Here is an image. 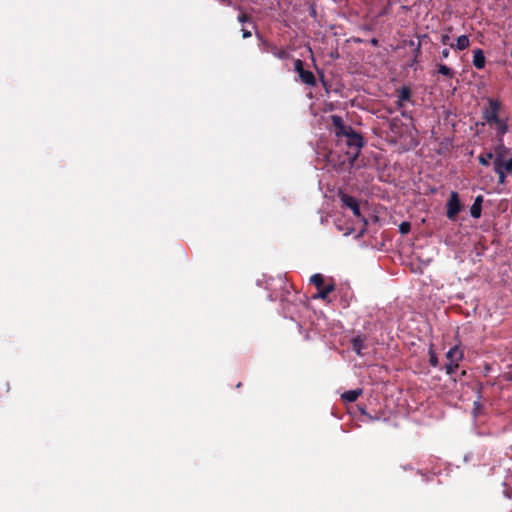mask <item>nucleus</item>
<instances>
[{
    "label": "nucleus",
    "instance_id": "nucleus-17",
    "mask_svg": "<svg viewBox=\"0 0 512 512\" xmlns=\"http://www.w3.org/2000/svg\"><path fill=\"white\" fill-rule=\"evenodd\" d=\"M400 101H409L411 98V89L408 86H403L398 92Z\"/></svg>",
    "mask_w": 512,
    "mask_h": 512
},
{
    "label": "nucleus",
    "instance_id": "nucleus-18",
    "mask_svg": "<svg viewBox=\"0 0 512 512\" xmlns=\"http://www.w3.org/2000/svg\"><path fill=\"white\" fill-rule=\"evenodd\" d=\"M438 69H437V72L447 78H453L454 76V71L449 68L448 66L444 65V64H439L438 66Z\"/></svg>",
    "mask_w": 512,
    "mask_h": 512
},
{
    "label": "nucleus",
    "instance_id": "nucleus-11",
    "mask_svg": "<svg viewBox=\"0 0 512 512\" xmlns=\"http://www.w3.org/2000/svg\"><path fill=\"white\" fill-rule=\"evenodd\" d=\"M367 338L363 334H358L351 339V348L359 356H363V349L366 348L365 342Z\"/></svg>",
    "mask_w": 512,
    "mask_h": 512
},
{
    "label": "nucleus",
    "instance_id": "nucleus-21",
    "mask_svg": "<svg viewBox=\"0 0 512 512\" xmlns=\"http://www.w3.org/2000/svg\"><path fill=\"white\" fill-rule=\"evenodd\" d=\"M238 21L240 23H246V22H250L251 21V18L246 14V13H241L239 16H238Z\"/></svg>",
    "mask_w": 512,
    "mask_h": 512
},
{
    "label": "nucleus",
    "instance_id": "nucleus-28",
    "mask_svg": "<svg viewBox=\"0 0 512 512\" xmlns=\"http://www.w3.org/2000/svg\"><path fill=\"white\" fill-rule=\"evenodd\" d=\"M510 56L512 57V47H511V52H510Z\"/></svg>",
    "mask_w": 512,
    "mask_h": 512
},
{
    "label": "nucleus",
    "instance_id": "nucleus-10",
    "mask_svg": "<svg viewBox=\"0 0 512 512\" xmlns=\"http://www.w3.org/2000/svg\"><path fill=\"white\" fill-rule=\"evenodd\" d=\"M498 144L493 152L495 159L500 158L501 160L509 159L511 156V149L506 147L503 141L504 136H496Z\"/></svg>",
    "mask_w": 512,
    "mask_h": 512
},
{
    "label": "nucleus",
    "instance_id": "nucleus-1",
    "mask_svg": "<svg viewBox=\"0 0 512 512\" xmlns=\"http://www.w3.org/2000/svg\"><path fill=\"white\" fill-rule=\"evenodd\" d=\"M332 132L334 133L338 146H346V156L351 165L358 158L364 145L363 137L350 125H346L339 115H331Z\"/></svg>",
    "mask_w": 512,
    "mask_h": 512
},
{
    "label": "nucleus",
    "instance_id": "nucleus-7",
    "mask_svg": "<svg viewBox=\"0 0 512 512\" xmlns=\"http://www.w3.org/2000/svg\"><path fill=\"white\" fill-rule=\"evenodd\" d=\"M493 164L494 171L498 175V182L500 184H504L506 177L508 175H512V157H509V159L505 160H501L500 158L495 159Z\"/></svg>",
    "mask_w": 512,
    "mask_h": 512
},
{
    "label": "nucleus",
    "instance_id": "nucleus-8",
    "mask_svg": "<svg viewBox=\"0 0 512 512\" xmlns=\"http://www.w3.org/2000/svg\"><path fill=\"white\" fill-rule=\"evenodd\" d=\"M446 208H447V210H446L447 218L450 220H455L457 214L462 209V204L460 202L459 195L457 192L452 191L450 193V197L447 201Z\"/></svg>",
    "mask_w": 512,
    "mask_h": 512
},
{
    "label": "nucleus",
    "instance_id": "nucleus-12",
    "mask_svg": "<svg viewBox=\"0 0 512 512\" xmlns=\"http://www.w3.org/2000/svg\"><path fill=\"white\" fill-rule=\"evenodd\" d=\"M362 393L363 390L361 388L348 390L341 395V399L346 403H352L355 402Z\"/></svg>",
    "mask_w": 512,
    "mask_h": 512
},
{
    "label": "nucleus",
    "instance_id": "nucleus-5",
    "mask_svg": "<svg viewBox=\"0 0 512 512\" xmlns=\"http://www.w3.org/2000/svg\"><path fill=\"white\" fill-rule=\"evenodd\" d=\"M294 71L298 74L301 83L314 87L317 80L313 72L304 69V62L301 59L294 60Z\"/></svg>",
    "mask_w": 512,
    "mask_h": 512
},
{
    "label": "nucleus",
    "instance_id": "nucleus-24",
    "mask_svg": "<svg viewBox=\"0 0 512 512\" xmlns=\"http://www.w3.org/2000/svg\"><path fill=\"white\" fill-rule=\"evenodd\" d=\"M450 52L448 49H443L442 52H441V57L442 58H447L449 56Z\"/></svg>",
    "mask_w": 512,
    "mask_h": 512
},
{
    "label": "nucleus",
    "instance_id": "nucleus-13",
    "mask_svg": "<svg viewBox=\"0 0 512 512\" xmlns=\"http://www.w3.org/2000/svg\"><path fill=\"white\" fill-rule=\"evenodd\" d=\"M473 65L477 69H483L485 66V55L481 49H476L473 51Z\"/></svg>",
    "mask_w": 512,
    "mask_h": 512
},
{
    "label": "nucleus",
    "instance_id": "nucleus-2",
    "mask_svg": "<svg viewBox=\"0 0 512 512\" xmlns=\"http://www.w3.org/2000/svg\"><path fill=\"white\" fill-rule=\"evenodd\" d=\"M482 109V118L487 125L495 130L496 136H504L508 132V118L502 117L503 104L499 99H486Z\"/></svg>",
    "mask_w": 512,
    "mask_h": 512
},
{
    "label": "nucleus",
    "instance_id": "nucleus-9",
    "mask_svg": "<svg viewBox=\"0 0 512 512\" xmlns=\"http://www.w3.org/2000/svg\"><path fill=\"white\" fill-rule=\"evenodd\" d=\"M339 198L342 205L351 209L355 217H361L360 205L355 197L348 195L346 193H340Z\"/></svg>",
    "mask_w": 512,
    "mask_h": 512
},
{
    "label": "nucleus",
    "instance_id": "nucleus-6",
    "mask_svg": "<svg viewBox=\"0 0 512 512\" xmlns=\"http://www.w3.org/2000/svg\"><path fill=\"white\" fill-rule=\"evenodd\" d=\"M449 362L445 365L446 374L452 375L459 367V362L463 359V351L458 346H453L446 353Z\"/></svg>",
    "mask_w": 512,
    "mask_h": 512
},
{
    "label": "nucleus",
    "instance_id": "nucleus-16",
    "mask_svg": "<svg viewBox=\"0 0 512 512\" xmlns=\"http://www.w3.org/2000/svg\"><path fill=\"white\" fill-rule=\"evenodd\" d=\"M492 159L495 160L493 152L481 153L478 156V161L483 166H489Z\"/></svg>",
    "mask_w": 512,
    "mask_h": 512
},
{
    "label": "nucleus",
    "instance_id": "nucleus-4",
    "mask_svg": "<svg viewBox=\"0 0 512 512\" xmlns=\"http://www.w3.org/2000/svg\"><path fill=\"white\" fill-rule=\"evenodd\" d=\"M256 36L260 40V48L263 52L271 53L274 57L280 60H286L291 57L290 53L283 48H278L275 44L265 40L259 33H256Z\"/></svg>",
    "mask_w": 512,
    "mask_h": 512
},
{
    "label": "nucleus",
    "instance_id": "nucleus-3",
    "mask_svg": "<svg viewBox=\"0 0 512 512\" xmlns=\"http://www.w3.org/2000/svg\"><path fill=\"white\" fill-rule=\"evenodd\" d=\"M310 282L318 289L317 294L313 296L314 299L319 298L325 300L328 295L335 289L334 283L331 282L325 284L323 275L319 273L312 275Z\"/></svg>",
    "mask_w": 512,
    "mask_h": 512
},
{
    "label": "nucleus",
    "instance_id": "nucleus-27",
    "mask_svg": "<svg viewBox=\"0 0 512 512\" xmlns=\"http://www.w3.org/2000/svg\"><path fill=\"white\" fill-rule=\"evenodd\" d=\"M359 410H360L361 414L367 415L365 408L359 407Z\"/></svg>",
    "mask_w": 512,
    "mask_h": 512
},
{
    "label": "nucleus",
    "instance_id": "nucleus-22",
    "mask_svg": "<svg viewBox=\"0 0 512 512\" xmlns=\"http://www.w3.org/2000/svg\"><path fill=\"white\" fill-rule=\"evenodd\" d=\"M440 41H441V43L443 45H450L451 46V44H450V36L448 34L441 35Z\"/></svg>",
    "mask_w": 512,
    "mask_h": 512
},
{
    "label": "nucleus",
    "instance_id": "nucleus-19",
    "mask_svg": "<svg viewBox=\"0 0 512 512\" xmlns=\"http://www.w3.org/2000/svg\"><path fill=\"white\" fill-rule=\"evenodd\" d=\"M411 230L410 222L404 221L399 225V232L403 235L408 234Z\"/></svg>",
    "mask_w": 512,
    "mask_h": 512
},
{
    "label": "nucleus",
    "instance_id": "nucleus-14",
    "mask_svg": "<svg viewBox=\"0 0 512 512\" xmlns=\"http://www.w3.org/2000/svg\"><path fill=\"white\" fill-rule=\"evenodd\" d=\"M482 201H483L482 196H478L470 208V214L475 219H477L481 216Z\"/></svg>",
    "mask_w": 512,
    "mask_h": 512
},
{
    "label": "nucleus",
    "instance_id": "nucleus-25",
    "mask_svg": "<svg viewBox=\"0 0 512 512\" xmlns=\"http://www.w3.org/2000/svg\"><path fill=\"white\" fill-rule=\"evenodd\" d=\"M403 101H400V99L398 98V100L396 101V106L398 109H402L403 108Z\"/></svg>",
    "mask_w": 512,
    "mask_h": 512
},
{
    "label": "nucleus",
    "instance_id": "nucleus-26",
    "mask_svg": "<svg viewBox=\"0 0 512 512\" xmlns=\"http://www.w3.org/2000/svg\"><path fill=\"white\" fill-rule=\"evenodd\" d=\"M221 3L225 4V5H230L231 4V1L230 0H219Z\"/></svg>",
    "mask_w": 512,
    "mask_h": 512
},
{
    "label": "nucleus",
    "instance_id": "nucleus-15",
    "mask_svg": "<svg viewBox=\"0 0 512 512\" xmlns=\"http://www.w3.org/2000/svg\"><path fill=\"white\" fill-rule=\"evenodd\" d=\"M469 45H470L469 37L467 35H461L457 38L456 44L455 45L451 44V47L456 50L462 51V50H465L466 48H468Z\"/></svg>",
    "mask_w": 512,
    "mask_h": 512
},
{
    "label": "nucleus",
    "instance_id": "nucleus-20",
    "mask_svg": "<svg viewBox=\"0 0 512 512\" xmlns=\"http://www.w3.org/2000/svg\"><path fill=\"white\" fill-rule=\"evenodd\" d=\"M429 354H430V358H429L430 365L433 367H437L438 358H437L436 354L432 350H430Z\"/></svg>",
    "mask_w": 512,
    "mask_h": 512
},
{
    "label": "nucleus",
    "instance_id": "nucleus-23",
    "mask_svg": "<svg viewBox=\"0 0 512 512\" xmlns=\"http://www.w3.org/2000/svg\"><path fill=\"white\" fill-rule=\"evenodd\" d=\"M251 35H252L251 31H249L247 29H242V36L244 39L251 37Z\"/></svg>",
    "mask_w": 512,
    "mask_h": 512
}]
</instances>
